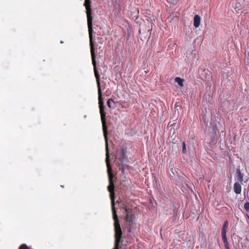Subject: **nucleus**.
Wrapping results in <instances>:
<instances>
[{
  "label": "nucleus",
  "mask_w": 249,
  "mask_h": 249,
  "mask_svg": "<svg viewBox=\"0 0 249 249\" xmlns=\"http://www.w3.org/2000/svg\"><path fill=\"white\" fill-rule=\"evenodd\" d=\"M87 10V15L88 20V26L89 28V37L90 41V52L92 59V64L94 67V72L95 76L96 79L97 86H98V100L99 105L100 108V112L101 114V118L103 124V130L104 132V136L106 140V162L107 166V171L109 178V185L108 186V190L110 192V196L111 201H115V196L114 190V183L113 182L112 178L113 175L112 174V170L111 166L110 163V157L109 154L108 144L107 138V126L106 125V122L105 120L106 113L104 111V102L102 98V93L101 88L100 82V75L98 72L96 63L95 60V53L94 51V43L93 40V29H92V17L91 16V9L90 6H85Z\"/></svg>",
  "instance_id": "nucleus-1"
},
{
  "label": "nucleus",
  "mask_w": 249,
  "mask_h": 249,
  "mask_svg": "<svg viewBox=\"0 0 249 249\" xmlns=\"http://www.w3.org/2000/svg\"><path fill=\"white\" fill-rule=\"evenodd\" d=\"M126 153V150L123 148L117 149L116 152L115 158L120 161V162L118 163V166L119 170L122 172L121 176L124 175V172L125 169L129 170L131 168L130 166L123 163L127 158Z\"/></svg>",
  "instance_id": "nucleus-2"
},
{
  "label": "nucleus",
  "mask_w": 249,
  "mask_h": 249,
  "mask_svg": "<svg viewBox=\"0 0 249 249\" xmlns=\"http://www.w3.org/2000/svg\"><path fill=\"white\" fill-rule=\"evenodd\" d=\"M125 219L128 224V227L124 229V231H127L128 233H131V227L133 224L134 216L132 214V209L127 207H125Z\"/></svg>",
  "instance_id": "nucleus-3"
},
{
  "label": "nucleus",
  "mask_w": 249,
  "mask_h": 249,
  "mask_svg": "<svg viewBox=\"0 0 249 249\" xmlns=\"http://www.w3.org/2000/svg\"><path fill=\"white\" fill-rule=\"evenodd\" d=\"M229 227V222L226 220L224 222L221 231L222 240L223 242L225 249H230L229 243L226 235V233Z\"/></svg>",
  "instance_id": "nucleus-4"
},
{
  "label": "nucleus",
  "mask_w": 249,
  "mask_h": 249,
  "mask_svg": "<svg viewBox=\"0 0 249 249\" xmlns=\"http://www.w3.org/2000/svg\"><path fill=\"white\" fill-rule=\"evenodd\" d=\"M241 188H242L241 185L239 182H235L234 183V185H233V189H234V192L236 194H239L241 193Z\"/></svg>",
  "instance_id": "nucleus-5"
},
{
  "label": "nucleus",
  "mask_w": 249,
  "mask_h": 249,
  "mask_svg": "<svg viewBox=\"0 0 249 249\" xmlns=\"http://www.w3.org/2000/svg\"><path fill=\"white\" fill-rule=\"evenodd\" d=\"M200 22V17L199 15H196L194 18V26L196 28L199 27Z\"/></svg>",
  "instance_id": "nucleus-6"
},
{
  "label": "nucleus",
  "mask_w": 249,
  "mask_h": 249,
  "mask_svg": "<svg viewBox=\"0 0 249 249\" xmlns=\"http://www.w3.org/2000/svg\"><path fill=\"white\" fill-rule=\"evenodd\" d=\"M236 173H237V180L238 181L242 182L243 180V177H244L243 174L241 173L240 170H237Z\"/></svg>",
  "instance_id": "nucleus-7"
},
{
  "label": "nucleus",
  "mask_w": 249,
  "mask_h": 249,
  "mask_svg": "<svg viewBox=\"0 0 249 249\" xmlns=\"http://www.w3.org/2000/svg\"><path fill=\"white\" fill-rule=\"evenodd\" d=\"M175 81L180 86L182 87L183 86L184 79H182L180 77H177L175 78Z\"/></svg>",
  "instance_id": "nucleus-8"
},
{
  "label": "nucleus",
  "mask_w": 249,
  "mask_h": 249,
  "mask_svg": "<svg viewBox=\"0 0 249 249\" xmlns=\"http://www.w3.org/2000/svg\"><path fill=\"white\" fill-rule=\"evenodd\" d=\"M186 145L185 142L184 141L182 142V153L186 154Z\"/></svg>",
  "instance_id": "nucleus-9"
},
{
  "label": "nucleus",
  "mask_w": 249,
  "mask_h": 249,
  "mask_svg": "<svg viewBox=\"0 0 249 249\" xmlns=\"http://www.w3.org/2000/svg\"><path fill=\"white\" fill-rule=\"evenodd\" d=\"M111 102L114 103L113 100L111 98L108 99L107 101V106L110 108L111 107Z\"/></svg>",
  "instance_id": "nucleus-10"
},
{
  "label": "nucleus",
  "mask_w": 249,
  "mask_h": 249,
  "mask_svg": "<svg viewBox=\"0 0 249 249\" xmlns=\"http://www.w3.org/2000/svg\"><path fill=\"white\" fill-rule=\"evenodd\" d=\"M244 207L246 211H249V202L245 203Z\"/></svg>",
  "instance_id": "nucleus-11"
},
{
  "label": "nucleus",
  "mask_w": 249,
  "mask_h": 249,
  "mask_svg": "<svg viewBox=\"0 0 249 249\" xmlns=\"http://www.w3.org/2000/svg\"><path fill=\"white\" fill-rule=\"evenodd\" d=\"M240 5V4L238 2L235 3V5L233 7L234 8H238Z\"/></svg>",
  "instance_id": "nucleus-12"
},
{
  "label": "nucleus",
  "mask_w": 249,
  "mask_h": 249,
  "mask_svg": "<svg viewBox=\"0 0 249 249\" xmlns=\"http://www.w3.org/2000/svg\"><path fill=\"white\" fill-rule=\"evenodd\" d=\"M60 43H63V42L62 41H61L60 42Z\"/></svg>",
  "instance_id": "nucleus-13"
}]
</instances>
